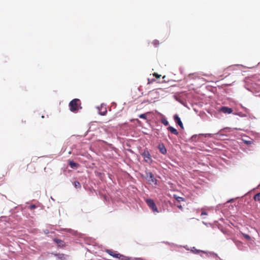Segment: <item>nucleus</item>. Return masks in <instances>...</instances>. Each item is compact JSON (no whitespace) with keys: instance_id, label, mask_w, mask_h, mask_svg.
Returning a JSON list of instances; mask_svg holds the SVG:
<instances>
[{"instance_id":"nucleus-1","label":"nucleus","mask_w":260,"mask_h":260,"mask_svg":"<svg viewBox=\"0 0 260 260\" xmlns=\"http://www.w3.org/2000/svg\"><path fill=\"white\" fill-rule=\"evenodd\" d=\"M80 101L78 99H75L69 103L70 109L72 112H76L80 107Z\"/></svg>"},{"instance_id":"nucleus-2","label":"nucleus","mask_w":260,"mask_h":260,"mask_svg":"<svg viewBox=\"0 0 260 260\" xmlns=\"http://www.w3.org/2000/svg\"><path fill=\"white\" fill-rule=\"evenodd\" d=\"M141 154L144 157V160L148 164H150L152 162V160L151 157V155L148 150H144Z\"/></svg>"},{"instance_id":"nucleus-3","label":"nucleus","mask_w":260,"mask_h":260,"mask_svg":"<svg viewBox=\"0 0 260 260\" xmlns=\"http://www.w3.org/2000/svg\"><path fill=\"white\" fill-rule=\"evenodd\" d=\"M147 205L152 209L154 212H158L157 208L155 203L152 199H147L146 201Z\"/></svg>"},{"instance_id":"nucleus-4","label":"nucleus","mask_w":260,"mask_h":260,"mask_svg":"<svg viewBox=\"0 0 260 260\" xmlns=\"http://www.w3.org/2000/svg\"><path fill=\"white\" fill-rule=\"evenodd\" d=\"M146 178L148 181L150 183H153L156 184V179L154 178L153 175L151 172H148L146 173Z\"/></svg>"},{"instance_id":"nucleus-5","label":"nucleus","mask_w":260,"mask_h":260,"mask_svg":"<svg viewBox=\"0 0 260 260\" xmlns=\"http://www.w3.org/2000/svg\"><path fill=\"white\" fill-rule=\"evenodd\" d=\"M99 114L101 115H105L107 112V108L105 105H101L98 107Z\"/></svg>"},{"instance_id":"nucleus-6","label":"nucleus","mask_w":260,"mask_h":260,"mask_svg":"<svg viewBox=\"0 0 260 260\" xmlns=\"http://www.w3.org/2000/svg\"><path fill=\"white\" fill-rule=\"evenodd\" d=\"M220 111L224 113L231 114L233 112V109L228 107L223 106L220 108Z\"/></svg>"},{"instance_id":"nucleus-7","label":"nucleus","mask_w":260,"mask_h":260,"mask_svg":"<svg viewBox=\"0 0 260 260\" xmlns=\"http://www.w3.org/2000/svg\"><path fill=\"white\" fill-rule=\"evenodd\" d=\"M106 252L115 258H120V257L121 256L120 254L117 253L115 251H112L111 250H107Z\"/></svg>"},{"instance_id":"nucleus-8","label":"nucleus","mask_w":260,"mask_h":260,"mask_svg":"<svg viewBox=\"0 0 260 260\" xmlns=\"http://www.w3.org/2000/svg\"><path fill=\"white\" fill-rule=\"evenodd\" d=\"M174 120L180 126L181 128H183V123L180 118L177 115H175L174 116Z\"/></svg>"},{"instance_id":"nucleus-9","label":"nucleus","mask_w":260,"mask_h":260,"mask_svg":"<svg viewBox=\"0 0 260 260\" xmlns=\"http://www.w3.org/2000/svg\"><path fill=\"white\" fill-rule=\"evenodd\" d=\"M158 148L159 151L163 154H165L167 153V149L165 147L164 145L161 144H159L158 146Z\"/></svg>"},{"instance_id":"nucleus-10","label":"nucleus","mask_w":260,"mask_h":260,"mask_svg":"<svg viewBox=\"0 0 260 260\" xmlns=\"http://www.w3.org/2000/svg\"><path fill=\"white\" fill-rule=\"evenodd\" d=\"M157 95V92L154 91H150L148 93L147 101H149V102H152V99L151 98H149V97L150 96H154L155 95Z\"/></svg>"},{"instance_id":"nucleus-11","label":"nucleus","mask_w":260,"mask_h":260,"mask_svg":"<svg viewBox=\"0 0 260 260\" xmlns=\"http://www.w3.org/2000/svg\"><path fill=\"white\" fill-rule=\"evenodd\" d=\"M54 241L58 244V245L60 247H63L65 245V243L63 241L58 239H54Z\"/></svg>"},{"instance_id":"nucleus-12","label":"nucleus","mask_w":260,"mask_h":260,"mask_svg":"<svg viewBox=\"0 0 260 260\" xmlns=\"http://www.w3.org/2000/svg\"><path fill=\"white\" fill-rule=\"evenodd\" d=\"M69 165L72 169H76L78 168L79 165L77 163L75 162L72 160H69Z\"/></svg>"},{"instance_id":"nucleus-13","label":"nucleus","mask_w":260,"mask_h":260,"mask_svg":"<svg viewBox=\"0 0 260 260\" xmlns=\"http://www.w3.org/2000/svg\"><path fill=\"white\" fill-rule=\"evenodd\" d=\"M168 130L169 131H170L171 133L175 135H178V132H177V131L175 128H174L172 126H169L168 128H167Z\"/></svg>"},{"instance_id":"nucleus-14","label":"nucleus","mask_w":260,"mask_h":260,"mask_svg":"<svg viewBox=\"0 0 260 260\" xmlns=\"http://www.w3.org/2000/svg\"><path fill=\"white\" fill-rule=\"evenodd\" d=\"M254 200L255 201H260V192L256 193L253 197Z\"/></svg>"},{"instance_id":"nucleus-15","label":"nucleus","mask_w":260,"mask_h":260,"mask_svg":"<svg viewBox=\"0 0 260 260\" xmlns=\"http://www.w3.org/2000/svg\"><path fill=\"white\" fill-rule=\"evenodd\" d=\"M74 185L75 187L76 188H80L81 187V185L80 183H79V182L77 181L74 182Z\"/></svg>"},{"instance_id":"nucleus-16","label":"nucleus","mask_w":260,"mask_h":260,"mask_svg":"<svg viewBox=\"0 0 260 260\" xmlns=\"http://www.w3.org/2000/svg\"><path fill=\"white\" fill-rule=\"evenodd\" d=\"M161 123L166 126L169 124V122L166 118H163L161 119Z\"/></svg>"},{"instance_id":"nucleus-17","label":"nucleus","mask_w":260,"mask_h":260,"mask_svg":"<svg viewBox=\"0 0 260 260\" xmlns=\"http://www.w3.org/2000/svg\"><path fill=\"white\" fill-rule=\"evenodd\" d=\"M152 43L155 47H157L159 44V41L157 40H155L153 41Z\"/></svg>"},{"instance_id":"nucleus-18","label":"nucleus","mask_w":260,"mask_h":260,"mask_svg":"<svg viewBox=\"0 0 260 260\" xmlns=\"http://www.w3.org/2000/svg\"><path fill=\"white\" fill-rule=\"evenodd\" d=\"M139 117L140 118L146 119V118H147L146 114H140V115H139Z\"/></svg>"},{"instance_id":"nucleus-19","label":"nucleus","mask_w":260,"mask_h":260,"mask_svg":"<svg viewBox=\"0 0 260 260\" xmlns=\"http://www.w3.org/2000/svg\"><path fill=\"white\" fill-rule=\"evenodd\" d=\"M193 249H194L191 250V251H192L194 253L198 254V253H199V252L201 251L200 250H198V249H195L194 248H193Z\"/></svg>"},{"instance_id":"nucleus-20","label":"nucleus","mask_w":260,"mask_h":260,"mask_svg":"<svg viewBox=\"0 0 260 260\" xmlns=\"http://www.w3.org/2000/svg\"><path fill=\"white\" fill-rule=\"evenodd\" d=\"M243 236H244V238H245L247 240L250 239V237L248 235H247L245 234H243Z\"/></svg>"},{"instance_id":"nucleus-21","label":"nucleus","mask_w":260,"mask_h":260,"mask_svg":"<svg viewBox=\"0 0 260 260\" xmlns=\"http://www.w3.org/2000/svg\"><path fill=\"white\" fill-rule=\"evenodd\" d=\"M153 76H155L156 78H159L160 77V75H158V74L155 73L153 74Z\"/></svg>"},{"instance_id":"nucleus-22","label":"nucleus","mask_w":260,"mask_h":260,"mask_svg":"<svg viewBox=\"0 0 260 260\" xmlns=\"http://www.w3.org/2000/svg\"><path fill=\"white\" fill-rule=\"evenodd\" d=\"M177 200L179 201V202H180V201H184V199L182 197H178L177 198Z\"/></svg>"},{"instance_id":"nucleus-23","label":"nucleus","mask_w":260,"mask_h":260,"mask_svg":"<svg viewBox=\"0 0 260 260\" xmlns=\"http://www.w3.org/2000/svg\"><path fill=\"white\" fill-rule=\"evenodd\" d=\"M207 215V213L205 211H203L201 213V215L202 216H203V215Z\"/></svg>"},{"instance_id":"nucleus-24","label":"nucleus","mask_w":260,"mask_h":260,"mask_svg":"<svg viewBox=\"0 0 260 260\" xmlns=\"http://www.w3.org/2000/svg\"><path fill=\"white\" fill-rule=\"evenodd\" d=\"M36 207V205H32L30 206V208L31 209H35V208Z\"/></svg>"},{"instance_id":"nucleus-25","label":"nucleus","mask_w":260,"mask_h":260,"mask_svg":"<svg viewBox=\"0 0 260 260\" xmlns=\"http://www.w3.org/2000/svg\"><path fill=\"white\" fill-rule=\"evenodd\" d=\"M155 81V80L154 79H152L151 80H150L149 79H148V84H150L151 83H152L153 81Z\"/></svg>"},{"instance_id":"nucleus-26","label":"nucleus","mask_w":260,"mask_h":260,"mask_svg":"<svg viewBox=\"0 0 260 260\" xmlns=\"http://www.w3.org/2000/svg\"><path fill=\"white\" fill-rule=\"evenodd\" d=\"M177 207H178V208H179V209H181V210L182 209V206H181V205H178V206H177Z\"/></svg>"}]
</instances>
